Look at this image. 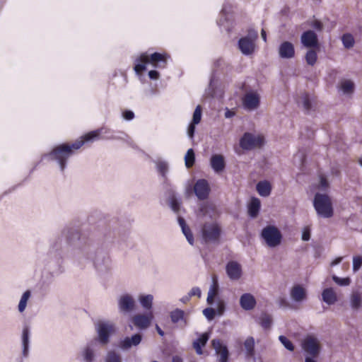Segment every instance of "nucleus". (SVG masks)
<instances>
[{
    "label": "nucleus",
    "instance_id": "8fccbe9b",
    "mask_svg": "<svg viewBox=\"0 0 362 362\" xmlns=\"http://www.w3.org/2000/svg\"><path fill=\"white\" fill-rule=\"evenodd\" d=\"M279 339L287 350L291 351L294 350V346L293 343L286 337L280 335L279 337Z\"/></svg>",
    "mask_w": 362,
    "mask_h": 362
},
{
    "label": "nucleus",
    "instance_id": "a18cd8bd",
    "mask_svg": "<svg viewBox=\"0 0 362 362\" xmlns=\"http://www.w3.org/2000/svg\"><path fill=\"white\" fill-rule=\"evenodd\" d=\"M341 41L344 47L350 49L354 45V39L350 33H345L341 37Z\"/></svg>",
    "mask_w": 362,
    "mask_h": 362
},
{
    "label": "nucleus",
    "instance_id": "6e6552de",
    "mask_svg": "<svg viewBox=\"0 0 362 362\" xmlns=\"http://www.w3.org/2000/svg\"><path fill=\"white\" fill-rule=\"evenodd\" d=\"M99 343L105 346L110 341V336L115 332V324L110 321H100L95 325Z\"/></svg>",
    "mask_w": 362,
    "mask_h": 362
},
{
    "label": "nucleus",
    "instance_id": "393cba45",
    "mask_svg": "<svg viewBox=\"0 0 362 362\" xmlns=\"http://www.w3.org/2000/svg\"><path fill=\"white\" fill-rule=\"evenodd\" d=\"M279 54L282 59H291L294 57L295 49L293 45L288 41L283 42L279 47Z\"/></svg>",
    "mask_w": 362,
    "mask_h": 362
},
{
    "label": "nucleus",
    "instance_id": "4d7b16f0",
    "mask_svg": "<svg viewBox=\"0 0 362 362\" xmlns=\"http://www.w3.org/2000/svg\"><path fill=\"white\" fill-rule=\"evenodd\" d=\"M218 284L217 281L214 278L213 279V284L211 286L208 294H211L213 296H216L218 294Z\"/></svg>",
    "mask_w": 362,
    "mask_h": 362
},
{
    "label": "nucleus",
    "instance_id": "aec40b11",
    "mask_svg": "<svg viewBox=\"0 0 362 362\" xmlns=\"http://www.w3.org/2000/svg\"><path fill=\"white\" fill-rule=\"evenodd\" d=\"M238 48L244 55H250L253 53L255 47L254 40L249 36L241 37L238 40Z\"/></svg>",
    "mask_w": 362,
    "mask_h": 362
},
{
    "label": "nucleus",
    "instance_id": "2eb2a0df",
    "mask_svg": "<svg viewBox=\"0 0 362 362\" xmlns=\"http://www.w3.org/2000/svg\"><path fill=\"white\" fill-rule=\"evenodd\" d=\"M166 195L168 206L174 213L178 214L181 206L180 198L177 197L175 189L171 186L166 189Z\"/></svg>",
    "mask_w": 362,
    "mask_h": 362
},
{
    "label": "nucleus",
    "instance_id": "603ef678",
    "mask_svg": "<svg viewBox=\"0 0 362 362\" xmlns=\"http://www.w3.org/2000/svg\"><path fill=\"white\" fill-rule=\"evenodd\" d=\"M203 315L206 317L207 320H212L216 315V310L212 308H206L204 309Z\"/></svg>",
    "mask_w": 362,
    "mask_h": 362
},
{
    "label": "nucleus",
    "instance_id": "338daca9",
    "mask_svg": "<svg viewBox=\"0 0 362 362\" xmlns=\"http://www.w3.org/2000/svg\"><path fill=\"white\" fill-rule=\"evenodd\" d=\"M177 221H178V223H179L182 230H185V228H188V226L187 225L184 218L179 216L177 217Z\"/></svg>",
    "mask_w": 362,
    "mask_h": 362
},
{
    "label": "nucleus",
    "instance_id": "e433bc0d",
    "mask_svg": "<svg viewBox=\"0 0 362 362\" xmlns=\"http://www.w3.org/2000/svg\"><path fill=\"white\" fill-rule=\"evenodd\" d=\"M354 83L351 80L345 79L341 82L340 89L345 95L351 94L354 90Z\"/></svg>",
    "mask_w": 362,
    "mask_h": 362
},
{
    "label": "nucleus",
    "instance_id": "bb28decb",
    "mask_svg": "<svg viewBox=\"0 0 362 362\" xmlns=\"http://www.w3.org/2000/svg\"><path fill=\"white\" fill-rule=\"evenodd\" d=\"M290 295L293 301L300 303L306 298L307 292L302 286L295 285L291 288Z\"/></svg>",
    "mask_w": 362,
    "mask_h": 362
},
{
    "label": "nucleus",
    "instance_id": "2f4dec72",
    "mask_svg": "<svg viewBox=\"0 0 362 362\" xmlns=\"http://www.w3.org/2000/svg\"><path fill=\"white\" fill-rule=\"evenodd\" d=\"M258 194L262 197H268L271 194L272 187L267 181H259L256 185Z\"/></svg>",
    "mask_w": 362,
    "mask_h": 362
},
{
    "label": "nucleus",
    "instance_id": "f704fd0d",
    "mask_svg": "<svg viewBox=\"0 0 362 362\" xmlns=\"http://www.w3.org/2000/svg\"><path fill=\"white\" fill-rule=\"evenodd\" d=\"M313 98L307 93H304L300 98V102L307 113H310L313 110Z\"/></svg>",
    "mask_w": 362,
    "mask_h": 362
},
{
    "label": "nucleus",
    "instance_id": "a878e982",
    "mask_svg": "<svg viewBox=\"0 0 362 362\" xmlns=\"http://www.w3.org/2000/svg\"><path fill=\"white\" fill-rule=\"evenodd\" d=\"M30 332L28 326H25L22 331V358H27L29 355Z\"/></svg>",
    "mask_w": 362,
    "mask_h": 362
},
{
    "label": "nucleus",
    "instance_id": "79ce46f5",
    "mask_svg": "<svg viewBox=\"0 0 362 362\" xmlns=\"http://www.w3.org/2000/svg\"><path fill=\"white\" fill-rule=\"evenodd\" d=\"M244 346L248 356H252L255 354V339L253 337H248L244 342Z\"/></svg>",
    "mask_w": 362,
    "mask_h": 362
},
{
    "label": "nucleus",
    "instance_id": "9d476101",
    "mask_svg": "<svg viewBox=\"0 0 362 362\" xmlns=\"http://www.w3.org/2000/svg\"><path fill=\"white\" fill-rule=\"evenodd\" d=\"M264 139L260 136H255L245 132L240 139V146L244 150H251L263 145Z\"/></svg>",
    "mask_w": 362,
    "mask_h": 362
},
{
    "label": "nucleus",
    "instance_id": "58836bf2",
    "mask_svg": "<svg viewBox=\"0 0 362 362\" xmlns=\"http://www.w3.org/2000/svg\"><path fill=\"white\" fill-rule=\"evenodd\" d=\"M362 300L358 292H353L350 298V304L353 310H358L361 305Z\"/></svg>",
    "mask_w": 362,
    "mask_h": 362
},
{
    "label": "nucleus",
    "instance_id": "69168bd1",
    "mask_svg": "<svg viewBox=\"0 0 362 362\" xmlns=\"http://www.w3.org/2000/svg\"><path fill=\"white\" fill-rule=\"evenodd\" d=\"M148 77L152 80H157L160 76V74L156 70H151L148 71Z\"/></svg>",
    "mask_w": 362,
    "mask_h": 362
},
{
    "label": "nucleus",
    "instance_id": "f3484780",
    "mask_svg": "<svg viewBox=\"0 0 362 362\" xmlns=\"http://www.w3.org/2000/svg\"><path fill=\"white\" fill-rule=\"evenodd\" d=\"M143 336L140 333H136L131 337H126L120 340L119 346L121 349L127 351L134 346H137L142 341Z\"/></svg>",
    "mask_w": 362,
    "mask_h": 362
},
{
    "label": "nucleus",
    "instance_id": "0e129e2a",
    "mask_svg": "<svg viewBox=\"0 0 362 362\" xmlns=\"http://www.w3.org/2000/svg\"><path fill=\"white\" fill-rule=\"evenodd\" d=\"M301 238L303 241H308L310 239V230L308 228L303 229Z\"/></svg>",
    "mask_w": 362,
    "mask_h": 362
},
{
    "label": "nucleus",
    "instance_id": "b1692460",
    "mask_svg": "<svg viewBox=\"0 0 362 362\" xmlns=\"http://www.w3.org/2000/svg\"><path fill=\"white\" fill-rule=\"evenodd\" d=\"M210 165L216 173L219 174L222 173L226 168V162L223 156L221 154L212 155L210 159Z\"/></svg>",
    "mask_w": 362,
    "mask_h": 362
},
{
    "label": "nucleus",
    "instance_id": "0eeeda50",
    "mask_svg": "<svg viewBox=\"0 0 362 362\" xmlns=\"http://www.w3.org/2000/svg\"><path fill=\"white\" fill-rule=\"evenodd\" d=\"M233 6L229 0H226L220 12L217 24L221 29L229 33L233 26Z\"/></svg>",
    "mask_w": 362,
    "mask_h": 362
},
{
    "label": "nucleus",
    "instance_id": "c756f323",
    "mask_svg": "<svg viewBox=\"0 0 362 362\" xmlns=\"http://www.w3.org/2000/svg\"><path fill=\"white\" fill-rule=\"evenodd\" d=\"M322 300L328 305H333L337 301L336 293L332 288H327L322 293Z\"/></svg>",
    "mask_w": 362,
    "mask_h": 362
},
{
    "label": "nucleus",
    "instance_id": "5701e85b",
    "mask_svg": "<svg viewBox=\"0 0 362 362\" xmlns=\"http://www.w3.org/2000/svg\"><path fill=\"white\" fill-rule=\"evenodd\" d=\"M257 305V300L255 296L250 293H245L241 295L240 298V305L244 310H252Z\"/></svg>",
    "mask_w": 362,
    "mask_h": 362
},
{
    "label": "nucleus",
    "instance_id": "e2e57ef3",
    "mask_svg": "<svg viewBox=\"0 0 362 362\" xmlns=\"http://www.w3.org/2000/svg\"><path fill=\"white\" fill-rule=\"evenodd\" d=\"M310 26L317 31H321L323 29L322 23L318 20H315L312 21L310 23Z\"/></svg>",
    "mask_w": 362,
    "mask_h": 362
},
{
    "label": "nucleus",
    "instance_id": "de8ad7c7",
    "mask_svg": "<svg viewBox=\"0 0 362 362\" xmlns=\"http://www.w3.org/2000/svg\"><path fill=\"white\" fill-rule=\"evenodd\" d=\"M159 91L156 87L150 86L148 88L144 90V98L146 99L152 98L153 96L158 95Z\"/></svg>",
    "mask_w": 362,
    "mask_h": 362
},
{
    "label": "nucleus",
    "instance_id": "423d86ee",
    "mask_svg": "<svg viewBox=\"0 0 362 362\" xmlns=\"http://www.w3.org/2000/svg\"><path fill=\"white\" fill-rule=\"evenodd\" d=\"M261 238L265 244L271 248L279 246L282 241V234L275 226L268 225L262 228L260 233Z\"/></svg>",
    "mask_w": 362,
    "mask_h": 362
},
{
    "label": "nucleus",
    "instance_id": "dca6fc26",
    "mask_svg": "<svg viewBox=\"0 0 362 362\" xmlns=\"http://www.w3.org/2000/svg\"><path fill=\"white\" fill-rule=\"evenodd\" d=\"M195 195L199 200H204L208 198L210 187L208 182L204 179L198 180L194 186Z\"/></svg>",
    "mask_w": 362,
    "mask_h": 362
},
{
    "label": "nucleus",
    "instance_id": "7ed1b4c3",
    "mask_svg": "<svg viewBox=\"0 0 362 362\" xmlns=\"http://www.w3.org/2000/svg\"><path fill=\"white\" fill-rule=\"evenodd\" d=\"M82 244L88 247L91 251L90 258L86 262V264L92 262L96 273L101 277L107 275L112 269V261L109 255L101 250H95L83 237Z\"/></svg>",
    "mask_w": 362,
    "mask_h": 362
},
{
    "label": "nucleus",
    "instance_id": "a211bd4d",
    "mask_svg": "<svg viewBox=\"0 0 362 362\" xmlns=\"http://www.w3.org/2000/svg\"><path fill=\"white\" fill-rule=\"evenodd\" d=\"M211 345L216 351V354L219 356V362H228L229 357V351L226 345L223 344L218 339H214L211 341Z\"/></svg>",
    "mask_w": 362,
    "mask_h": 362
},
{
    "label": "nucleus",
    "instance_id": "6e6d98bb",
    "mask_svg": "<svg viewBox=\"0 0 362 362\" xmlns=\"http://www.w3.org/2000/svg\"><path fill=\"white\" fill-rule=\"evenodd\" d=\"M182 232L184 234V235L185 236L189 244L191 245H193L194 240V236L191 231V229L188 227V228H185V230H182Z\"/></svg>",
    "mask_w": 362,
    "mask_h": 362
},
{
    "label": "nucleus",
    "instance_id": "20e7f679",
    "mask_svg": "<svg viewBox=\"0 0 362 362\" xmlns=\"http://www.w3.org/2000/svg\"><path fill=\"white\" fill-rule=\"evenodd\" d=\"M151 64L156 68H164L167 64V55L159 52L151 54H141L136 60L134 69L137 74L146 69V64Z\"/></svg>",
    "mask_w": 362,
    "mask_h": 362
},
{
    "label": "nucleus",
    "instance_id": "ea45409f",
    "mask_svg": "<svg viewBox=\"0 0 362 362\" xmlns=\"http://www.w3.org/2000/svg\"><path fill=\"white\" fill-rule=\"evenodd\" d=\"M30 296L31 292L30 290H27L23 293L18 306V309L20 313H23L25 310L28 300Z\"/></svg>",
    "mask_w": 362,
    "mask_h": 362
},
{
    "label": "nucleus",
    "instance_id": "f03ea898",
    "mask_svg": "<svg viewBox=\"0 0 362 362\" xmlns=\"http://www.w3.org/2000/svg\"><path fill=\"white\" fill-rule=\"evenodd\" d=\"M100 134L103 135V139L122 141L133 148L137 147L133 139L124 132L113 131L101 127L87 133L81 139L76 140L71 144L64 143L54 146L49 153L42 156V159L48 158L49 160L55 161L60 170L64 172L66 168L67 160L73 156L74 151L79 149L85 143L92 142L98 139Z\"/></svg>",
    "mask_w": 362,
    "mask_h": 362
},
{
    "label": "nucleus",
    "instance_id": "864d4df0",
    "mask_svg": "<svg viewBox=\"0 0 362 362\" xmlns=\"http://www.w3.org/2000/svg\"><path fill=\"white\" fill-rule=\"evenodd\" d=\"M362 266V257L355 256L353 257V271L354 272L359 270Z\"/></svg>",
    "mask_w": 362,
    "mask_h": 362
},
{
    "label": "nucleus",
    "instance_id": "412c9836",
    "mask_svg": "<svg viewBox=\"0 0 362 362\" xmlns=\"http://www.w3.org/2000/svg\"><path fill=\"white\" fill-rule=\"evenodd\" d=\"M259 97L256 93H247L243 98V104L245 109L253 110L258 107L259 105Z\"/></svg>",
    "mask_w": 362,
    "mask_h": 362
},
{
    "label": "nucleus",
    "instance_id": "052dcab7",
    "mask_svg": "<svg viewBox=\"0 0 362 362\" xmlns=\"http://www.w3.org/2000/svg\"><path fill=\"white\" fill-rule=\"evenodd\" d=\"M189 296L191 298L193 296H197L200 298L202 296V291L199 287H193L188 293Z\"/></svg>",
    "mask_w": 362,
    "mask_h": 362
},
{
    "label": "nucleus",
    "instance_id": "4468645a",
    "mask_svg": "<svg viewBox=\"0 0 362 362\" xmlns=\"http://www.w3.org/2000/svg\"><path fill=\"white\" fill-rule=\"evenodd\" d=\"M118 308L121 313H129L135 308V300L129 294H124L118 300Z\"/></svg>",
    "mask_w": 362,
    "mask_h": 362
},
{
    "label": "nucleus",
    "instance_id": "3c124183",
    "mask_svg": "<svg viewBox=\"0 0 362 362\" xmlns=\"http://www.w3.org/2000/svg\"><path fill=\"white\" fill-rule=\"evenodd\" d=\"M202 110L201 106L197 105L194 111L192 119L191 122L198 124L202 119Z\"/></svg>",
    "mask_w": 362,
    "mask_h": 362
},
{
    "label": "nucleus",
    "instance_id": "9b49d317",
    "mask_svg": "<svg viewBox=\"0 0 362 362\" xmlns=\"http://www.w3.org/2000/svg\"><path fill=\"white\" fill-rule=\"evenodd\" d=\"M202 237L205 243H215L221 235V228L216 223H205L202 228Z\"/></svg>",
    "mask_w": 362,
    "mask_h": 362
},
{
    "label": "nucleus",
    "instance_id": "c9c22d12",
    "mask_svg": "<svg viewBox=\"0 0 362 362\" xmlns=\"http://www.w3.org/2000/svg\"><path fill=\"white\" fill-rule=\"evenodd\" d=\"M184 316L185 312L179 308H176L175 310H173L170 314V320L173 323H177L180 321H183L185 325H186L187 322L184 318Z\"/></svg>",
    "mask_w": 362,
    "mask_h": 362
},
{
    "label": "nucleus",
    "instance_id": "7c9ffc66",
    "mask_svg": "<svg viewBox=\"0 0 362 362\" xmlns=\"http://www.w3.org/2000/svg\"><path fill=\"white\" fill-rule=\"evenodd\" d=\"M260 206V200L258 198L252 197L248 205L249 216L251 218H256L259 212Z\"/></svg>",
    "mask_w": 362,
    "mask_h": 362
},
{
    "label": "nucleus",
    "instance_id": "680f3d73",
    "mask_svg": "<svg viewBox=\"0 0 362 362\" xmlns=\"http://www.w3.org/2000/svg\"><path fill=\"white\" fill-rule=\"evenodd\" d=\"M197 124H194L193 122H191L189 124V127L187 128V135L190 138V139H192L194 137V133H195V129H196V127L195 126L197 125Z\"/></svg>",
    "mask_w": 362,
    "mask_h": 362
},
{
    "label": "nucleus",
    "instance_id": "1a4fd4ad",
    "mask_svg": "<svg viewBox=\"0 0 362 362\" xmlns=\"http://www.w3.org/2000/svg\"><path fill=\"white\" fill-rule=\"evenodd\" d=\"M104 238L107 241L120 244L125 241L127 234L123 228L119 226L117 222H115L113 224L108 225L105 228Z\"/></svg>",
    "mask_w": 362,
    "mask_h": 362
},
{
    "label": "nucleus",
    "instance_id": "bf43d9fd",
    "mask_svg": "<svg viewBox=\"0 0 362 362\" xmlns=\"http://www.w3.org/2000/svg\"><path fill=\"white\" fill-rule=\"evenodd\" d=\"M122 117L128 121H130L134 118V113L130 110H125L122 112Z\"/></svg>",
    "mask_w": 362,
    "mask_h": 362
},
{
    "label": "nucleus",
    "instance_id": "37998d69",
    "mask_svg": "<svg viewBox=\"0 0 362 362\" xmlns=\"http://www.w3.org/2000/svg\"><path fill=\"white\" fill-rule=\"evenodd\" d=\"M316 49H310L305 54V61L310 66H313L317 59Z\"/></svg>",
    "mask_w": 362,
    "mask_h": 362
},
{
    "label": "nucleus",
    "instance_id": "4c0bfd02",
    "mask_svg": "<svg viewBox=\"0 0 362 362\" xmlns=\"http://www.w3.org/2000/svg\"><path fill=\"white\" fill-rule=\"evenodd\" d=\"M105 362H122L121 354L115 351H108L105 356Z\"/></svg>",
    "mask_w": 362,
    "mask_h": 362
},
{
    "label": "nucleus",
    "instance_id": "a19ab883",
    "mask_svg": "<svg viewBox=\"0 0 362 362\" xmlns=\"http://www.w3.org/2000/svg\"><path fill=\"white\" fill-rule=\"evenodd\" d=\"M260 325L264 329H268L271 327L272 325V315L267 314V313H263L260 316Z\"/></svg>",
    "mask_w": 362,
    "mask_h": 362
},
{
    "label": "nucleus",
    "instance_id": "ddd939ff",
    "mask_svg": "<svg viewBox=\"0 0 362 362\" xmlns=\"http://www.w3.org/2000/svg\"><path fill=\"white\" fill-rule=\"evenodd\" d=\"M301 44L306 48L319 49L320 44L317 34L312 30L303 32L300 36Z\"/></svg>",
    "mask_w": 362,
    "mask_h": 362
},
{
    "label": "nucleus",
    "instance_id": "f8f14e48",
    "mask_svg": "<svg viewBox=\"0 0 362 362\" xmlns=\"http://www.w3.org/2000/svg\"><path fill=\"white\" fill-rule=\"evenodd\" d=\"M302 347L308 356L317 357L320 353V344L318 339L312 336H308L303 341Z\"/></svg>",
    "mask_w": 362,
    "mask_h": 362
},
{
    "label": "nucleus",
    "instance_id": "4be33fe9",
    "mask_svg": "<svg viewBox=\"0 0 362 362\" xmlns=\"http://www.w3.org/2000/svg\"><path fill=\"white\" fill-rule=\"evenodd\" d=\"M152 319L153 315L151 313L147 315L139 314L133 317L132 322L134 326L139 329H146L150 326Z\"/></svg>",
    "mask_w": 362,
    "mask_h": 362
},
{
    "label": "nucleus",
    "instance_id": "c85d7f7f",
    "mask_svg": "<svg viewBox=\"0 0 362 362\" xmlns=\"http://www.w3.org/2000/svg\"><path fill=\"white\" fill-rule=\"evenodd\" d=\"M209 339V334L207 332L202 333L199 338L192 343L193 348L198 355L203 354L202 347L205 346Z\"/></svg>",
    "mask_w": 362,
    "mask_h": 362
},
{
    "label": "nucleus",
    "instance_id": "13d9d810",
    "mask_svg": "<svg viewBox=\"0 0 362 362\" xmlns=\"http://www.w3.org/2000/svg\"><path fill=\"white\" fill-rule=\"evenodd\" d=\"M226 309V303L223 300H218L216 305V313L222 315Z\"/></svg>",
    "mask_w": 362,
    "mask_h": 362
},
{
    "label": "nucleus",
    "instance_id": "6ab92c4d",
    "mask_svg": "<svg viewBox=\"0 0 362 362\" xmlns=\"http://www.w3.org/2000/svg\"><path fill=\"white\" fill-rule=\"evenodd\" d=\"M226 272L230 280H238L242 276L241 265L236 261H229L226 266Z\"/></svg>",
    "mask_w": 362,
    "mask_h": 362
},
{
    "label": "nucleus",
    "instance_id": "72a5a7b5",
    "mask_svg": "<svg viewBox=\"0 0 362 362\" xmlns=\"http://www.w3.org/2000/svg\"><path fill=\"white\" fill-rule=\"evenodd\" d=\"M153 296L151 294H143L139 297V301L142 306L146 310H149L153 306Z\"/></svg>",
    "mask_w": 362,
    "mask_h": 362
},
{
    "label": "nucleus",
    "instance_id": "473e14b6",
    "mask_svg": "<svg viewBox=\"0 0 362 362\" xmlns=\"http://www.w3.org/2000/svg\"><path fill=\"white\" fill-rule=\"evenodd\" d=\"M81 356L85 362H93L95 360V350L92 344H88L81 351Z\"/></svg>",
    "mask_w": 362,
    "mask_h": 362
},
{
    "label": "nucleus",
    "instance_id": "5fc2aeb1",
    "mask_svg": "<svg viewBox=\"0 0 362 362\" xmlns=\"http://www.w3.org/2000/svg\"><path fill=\"white\" fill-rule=\"evenodd\" d=\"M182 232L184 234V235L185 236L189 244L191 245H193L194 240V236L191 231V229L188 227V228H185V230H182Z\"/></svg>",
    "mask_w": 362,
    "mask_h": 362
},
{
    "label": "nucleus",
    "instance_id": "49530a36",
    "mask_svg": "<svg viewBox=\"0 0 362 362\" xmlns=\"http://www.w3.org/2000/svg\"><path fill=\"white\" fill-rule=\"evenodd\" d=\"M217 83H218V80L216 78L215 74L214 73L210 78L209 84L208 94L210 95L211 97H215V95H216L215 88L216 87Z\"/></svg>",
    "mask_w": 362,
    "mask_h": 362
},
{
    "label": "nucleus",
    "instance_id": "39448f33",
    "mask_svg": "<svg viewBox=\"0 0 362 362\" xmlns=\"http://www.w3.org/2000/svg\"><path fill=\"white\" fill-rule=\"evenodd\" d=\"M313 206L317 214L322 218H329L334 214L332 203L327 194L316 193L313 199Z\"/></svg>",
    "mask_w": 362,
    "mask_h": 362
},
{
    "label": "nucleus",
    "instance_id": "774afa93",
    "mask_svg": "<svg viewBox=\"0 0 362 362\" xmlns=\"http://www.w3.org/2000/svg\"><path fill=\"white\" fill-rule=\"evenodd\" d=\"M320 185L322 189H325V188H327L329 185L327 180L325 177H321Z\"/></svg>",
    "mask_w": 362,
    "mask_h": 362
},
{
    "label": "nucleus",
    "instance_id": "c03bdc74",
    "mask_svg": "<svg viewBox=\"0 0 362 362\" xmlns=\"http://www.w3.org/2000/svg\"><path fill=\"white\" fill-rule=\"evenodd\" d=\"M185 162L187 168H191L194 162H195V153L192 148H189L187 150L185 156Z\"/></svg>",
    "mask_w": 362,
    "mask_h": 362
},
{
    "label": "nucleus",
    "instance_id": "f257e3e1",
    "mask_svg": "<svg viewBox=\"0 0 362 362\" xmlns=\"http://www.w3.org/2000/svg\"><path fill=\"white\" fill-rule=\"evenodd\" d=\"M90 248L82 244L81 231L76 227L66 226L59 235L50 242L45 267L52 276L64 272V259H70L80 267H84L91 255Z\"/></svg>",
    "mask_w": 362,
    "mask_h": 362
},
{
    "label": "nucleus",
    "instance_id": "cd10ccee",
    "mask_svg": "<svg viewBox=\"0 0 362 362\" xmlns=\"http://www.w3.org/2000/svg\"><path fill=\"white\" fill-rule=\"evenodd\" d=\"M155 163L158 173L163 179L164 184L166 185V187L170 186L167 176L169 170V165L168 162L165 160H158L156 161Z\"/></svg>",
    "mask_w": 362,
    "mask_h": 362
},
{
    "label": "nucleus",
    "instance_id": "09e8293b",
    "mask_svg": "<svg viewBox=\"0 0 362 362\" xmlns=\"http://www.w3.org/2000/svg\"><path fill=\"white\" fill-rule=\"evenodd\" d=\"M332 280L339 286H349L351 283V279L349 277L341 278L336 275L332 276Z\"/></svg>",
    "mask_w": 362,
    "mask_h": 362
}]
</instances>
